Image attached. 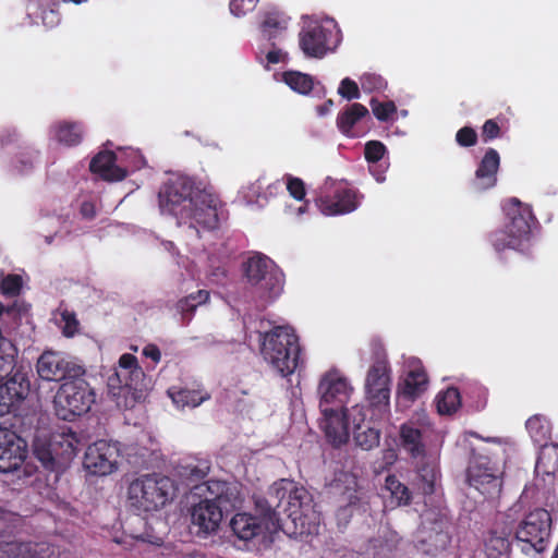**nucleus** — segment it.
Wrapping results in <instances>:
<instances>
[{
	"mask_svg": "<svg viewBox=\"0 0 558 558\" xmlns=\"http://www.w3.org/2000/svg\"><path fill=\"white\" fill-rule=\"evenodd\" d=\"M158 197L161 209L180 220H191L207 230L217 229L219 226L220 199L206 189L196 186L189 177L169 178L161 186Z\"/></svg>",
	"mask_w": 558,
	"mask_h": 558,
	"instance_id": "nucleus-1",
	"label": "nucleus"
},
{
	"mask_svg": "<svg viewBox=\"0 0 558 558\" xmlns=\"http://www.w3.org/2000/svg\"><path fill=\"white\" fill-rule=\"evenodd\" d=\"M270 496L278 499L276 506L267 501L266 514H274L276 508L284 513L293 523L294 531L300 535H315L319 532L322 514L316 509L312 495L293 482L281 480L270 487Z\"/></svg>",
	"mask_w": 558,
	"mask_h": 558,
	"instance_id": "nucleus-2",
	"label": "nucleus"
},
{
	"mask_svg": "<svg viewBox=\"0 0 558 558\" xmlns=\"http://www.w3.org/2000/svg\"><path fill=\"white\" fill-rule=\"evenodd\" d=\"M207 495L191 509L192 530L199 537L217 532L228 512L240 504V490L235 484L210 480L204 483Z\"/></svg>",
	"mask_w": 558,
	"mask_h": 558,
	"instance_id": "nucleus-3",
	"label": "nucleus"
},
{
	"mask_svg": "<svg viewBox=\"0 0 558 558\" xmlns=\"http://www.w3.org/2000/svg\"><path fill=\"white\" fill-rule=\"evenodd\" d=\"M172 478L160 473L142 474L130 482L126 490L129 508L137 514L158 511L174 496Z\"/></svg>",
	"mask_w": 558,
	"mask_h": 558,
	"instance_id": "nucleus-4",
	"label": "nucleus"
},
{
	"mask_svg": "<svg viewBox=\"0 0 558 558\" xmlns=\"http://www.w3.org/2000/svg\"><path fill=\"white\" fill-rule=\"evenodd\" d=\"M260 353L281 376L287 377L299 367L301 347L293 328L277 326L263 333Z\"/></svg>",
	"mask_w": 558,
	"mask_h": 558,
	"instance_id": "nucleus-5",
	"label": "nucleus"
},
{
	"mask_svg": "<svg viewBox=\"0 0 558 558\" xmlns=\"http://www.w3.org/2000/svg\"><path fill=\"white\" fill-rule=\"evenodd\" d=\"M506 223L502 230H497L488 235V240L495 251L502 252L507 248L519 250L527 242L532 234V228L537 222L531 206L512 197L504 205Z\"/></svg>",
	"mask_w": 558,
	"mask_h": 558,
	"instance_id": "nucleus-6",
	"label": "nucleus"
},
{
	"mask_svg": "<svg viewBox=\"0 0 558 558\" xmlns=\"http://www.w3.org/2000/svg\"><path fill=\"white\" fill-rule=\"evenodd\" d=\"M108 390L117 399L124 398V407H133L143 397L146 390V375L140 366L137 357L131 353H124L118 361L114 372L108 377Z\"/></svg>",
	"mask_w": 558,
	"mask_h": 558,
	"instance_id": "nucleus-7",
	"label": "nucleus"
},
{
	"mask_svg": "<svg viewBox=\"0 0 558 558\" xmlns=\"http://www.w3.org/2000/svg\"><path fill=\"white\" fill-rule=\"evenodd\" d=\"M95 400L94 389L82 375L71 377L57 390L53 399L56 415L63 421H73L87 413Z\"/></svg>",
	"mask_w": 558,
	"mask_h": 558,
	"instance_id": "nucleus-8",
	"label": "nucleus"
},
{
	"mask_svg": "<svg viewBox=\"0 0 558 558\" xmlns=\"http://www.w3.org/2000/svg\"><path fill=\"white\" fill-rule=\"evenodd\" d=\"M77 437L74 433L54 434L49 440H35L34 457L48 472L63 473L77 452Z\"/></svg>",
	"mask_w": 558,
	"mask_h": 558,
	"instance_id": "nucleus-9",
	"label": "nucleus"
},
{
	"mask_svg": "<svg viewBox=\"0 0 558 558\" xmlns=\"http://www.w3.org/2000/svg\"><path fill=\"white\" fill-rule=\"evenodd\" d=\"M247 282L262 299L272 300L283 290L284 275L266 255L256 254L243 264Z\"/></svg>",
	"mask_w": 558,
	"mask_h": 558,
	"instance_id": "nucleus-10",
	"label": "nucleus"
},
{
	"mask_svg": "<svg viewBox=\"0 0 558 558\" xmlns=\"http://www.w3.org/2000/svg\"><path fill=\"white\" fill-rule=\"evenodd\" d=\"M551 522L550 513L544 508H536L529 512L514 533L517 541L527 546L522 549L544 551L550 536Z\"/></svg>",
	"mask_w": 558,
	"mask_h": 558,
	"instance_id": "nucleus-11",
	"label": "nucleus"
},
{
	"mask_svg": "<svg viewBox=\"0 0 558 558\" xmlns=\"http://www.w3.org/2000/svg\"><path fill=\"white\" fill-rule=\"evenodd\" d=\"M4 512L0 508V558H57L58 548L47 542H15L4 532Z\"/></svg>",
	"mask_w": 558,
	"mask_h": 558,
	"instance_id": "nucleus-12",
	"label": "nucleus"
},
{
	"mask_svg": "<svg viewBox=\"0 0 558 558\" xmlns=\"http://www.w3.org/2000/svg\"><path fill=\"white\" fill-rule=\"evenodd\" d=\"M336 35V25L331 22H313L300 32L299 45L306 57L320 59L331 49Z\"/></svg>",
	"mask_w": 558,
	"mask_h": 558,
	"instance_id": "nucleus-13",
	"label": "nucleus"
},
{
	"mask_svg": "<svg viewBox=\"0 0 558 558\" xmlns=\"http://www.w3.org/2000/svg\"><path fill=\"white\" fill-rule=\"evenodd\" d=\"M36 371L38 376L46 381L68 380L84 374V369L68 361L62 353L44 351L37 360Z\"/></svg>",
	"mask_w": 558,
	"mask_h": 558,
	"instance_id": "nucleus-14",
	"label": "nucleus"
},
{
	"mask_svg": "<svg viewBox=\"0 0 558 558\" xmlns=\"http://www.w3.org/2000/svg\"><path fill=\"white\" fill-rule=\"evenodd\" d=\"M389 364L384 355H378L367 372L365 390L371 404L374 407L389 403Z\"/></svg>",
	"mask_w": 558,
	"mask_h": 558,
	"instance_id": "nucleus-15",
	"label": "nucleus"
},
{
	"mask_svg": "<svg viewBox=\"0 0 558 558\" xmlns=\"http://www.w3.org/2000/svg\"><path fill=\"white\" fill-rule=\"evenodd\" d=\"M352 387L348 379L337 371L326 373L319 380L318 393L320 395L319 408H335L344 410L349 401Z\"/></svg>",
	"mask_w": 558,
	"mask_h": 558,
	"instance_id": "nucleus-16",
	"label": "nucleus"
},
{
	"mask_svg": "<svg viewBox=\"0 0 558 558\" xmlns=\"http://www.w3.org/2000/svg\"><path fill=\"white\" fill-rule=\"evenodd\" d=\"M119 450L107 440L100 439L89 445L84 456V468L94 475H108L118 468Z\"/></svg>",
	"mask_w": 558,
	"mask_h": 558,
	"instance_id": "nucleus-17",
	"label": "nucleus"
},
{
	"mask_svg": "<svg viewBox=\"0 0 558 558\" xmlns=\"http://www.w3.org/2000/svg\"><path fill=\"white\" fill-rule=\"evenodd\" d=\"M15 352L16 349L14 348V353ZM13 365H15V362ZM13 368L14 366L3 374V376H0V416L15 410L16 405L23 401L29 392L31 385L25 374L16 371L8 377Z\"/></svg>",
	"mask_w": 558,
	"mask_h": 558,
	"instance_id": "nucleus-18",
	"label": "nucleus"
},
{
	"mask_svg": "<svg viewBox=\"0 0 558 558\" xmlns=\"http://www.w3.org/2000/svg\"><path fill=\"white\" fill-rule=\"evenodd\" d=\"M450 541L448 522L440 518L423 524L417 533L415 546L425 555L436 556L448 547Z\"/></svg>",
	"mask_w": 558,
	"mask_h": 558,
	"instance_id": "nucleus-19",
	"label": "nucleus"
},
{
	"mask_svg": "<svg viewBox=\"0 0 558 558\" xmlns=\"http://www.w3.org/2000/svg\"><path fill=\"white\" fill-rule=\"evenodd\" d=\"M27 444L16 433L0 428V473L17 470L27 457Z\"/></svg>",
	"mask_w": 558,
	"mask_h": 558,
	"instance_id": "nucleus-20",
	"label": "nucleus"
},
{
	"mask_svg": "<svg viewBox=\"0 0 558 558\" xmlns=\"http://www.w3.org/2000/svg\"><path fill=\"white\" fill-rule=\"evenodd\" d=\"M316 202L320 211L327 216L349 214L360 204L356 191L344 186H337L332 196L320 195Z\"/></svg>",
	"mask_w": 558,
	"mask_h": 558,
	"instance_id": "nucleus-21",
	"label": "nucleus"
},
{
	"mask_svg": "<svg viewBox=\"0 0 558 558\" xmlns=\"http://www.w3.org/2000/svg\"><path fill=\"white\" fill-rule=\"evenodd\" d=\"M324 420L320 424L326 439L333 447H340L349 440V427L344 410L335 408H323Z\"/></svg>",
	"mask_w": 558,
	"mask_h": 558,
	"instance_id": "nucleus-22",
	"label": "nucleus"
},
{
	"mask_svg": "<svg viewBox=\"0 0 558 558\" xmlns=\"http://www.w3.org/2000/svg\"><path fill=\"white\" fill-rule=\"evenodd\" d=\"M513 527L496 521L484 537V551L487 558H501L510 551Z\"/></svg>",
	"mask_w": 558,
	"mask_h": 558,
	"instance_id": "nucleus-23",
	"label": "nucleus"
},
{
	"mask_svg": "<svg viewBox=\"0 0 558 558\" xmlns=\"http://www.w3.org/2000/svg\"><path fill=\"white\" fill-rule=\"evenodd\" d=\"M500 166V156L495 148H488L481 159L476 170L473 186L476 191H486L497 183V172Z\"/></svg>",
	"mask_w": 558,
	"mask_h": 558,
	"instance_id": "nucleus-24",
	"label": "nucleus"
},
{
	"mask_svg": "<svg viewBox=\"0 0 558 558\" xmlns=\"http://www.w3.org/2000/svg\"><path fill=\"white\" fill-rule=\"evenodd\" d=\"M468 482L470 486L478 490L485 498H495L501 493V478L487 468L481 465L469 468Z\"/></svg>",
	"mask_w": 558,
	"mask_h": 558,
	"instance_id": "nucleus-25",
	"label": "nucleus"
},
{
	"mask_svg": "<svg viewBox=\"0 0 558 558\" xmlns=\"http://www.w3.org/2000/svg\"><path fill=\"white\" fill-rule=\"evenodd\" d=\"M117 156L111 150L98 153L89 163L90 172L98 174L109 182L122 181L128 175V170L116 165Z\"/></svg>",
	"mask_w": 558,
	"mask_h": 558,
	"instance_id": "nucleus-26",
	"label": "nucleus"
},
{
	"mask_svg": "<svg viewBox=\"0 0 558 558\" xmlns=\"http://www.w3.org/2000/svg\"><path fill=\"white\" fill-rule=\"evenodd\" d=\"M401 448L412 459H424L426 456V444L423 432L414 422H405L399 428Z\"/></svg>",
	"mask_w": 558,
	"mask_h": 558,
	"instance_id": "nucleus-27",
	"label": "nucleus"
},
{
	"mask_svg": "<svg viewBox=\"0 0 558 558\" xmlns=\"http://www.w3.org/2000/svg\"><path fill=\"white\" fill-rule=\"evenodd\" d=\"M428 387V376L423 366L412 367L399 385L398 393L408 401L421 397Z\"/></svg>",
	"mask_w": 558,
	"mask_h": 558,
	"instance_id": "nucleus-28",
	"label": "nucleus"
},
{
	"mask_svg": "<svg viewBox=\"0 0 558 558\" xmlns=\"http://www.w3.org/2000/svg\"><path fill=\"white\" fill-rule=\"evenodd\" d=\"M368 114V109L360 102L348 105L337 116V128L343 135L353 137V128Z\"/></svg>",
	"mask_w": 558,
	"mask_h": 558,
	"instance_id": "nucleus-29",
	"label": "nucleus"
},
{
	"mask_svg": "<svg viewBox=\"0 0 558 558\" xmlns=\"http://www.w3.org/2000/svg\"><path fill=\"white\" fill-rule=\"evenodd\" d=\"M52 133L58 143L73 147L82 143L84 128L80 122L59 121L52 125Z\"/></svg>",
	"mask_w": 558,
	"mask_h": 558,
	"instance_id": "nucleus-30",
	"label": "nucleus"
},
{
	"mask_svg": "<svg viewBox=\"0 0 558 558\" xmlns=\"http://www.w3.org/2000/svg\"><path fill=\"white\" fill-rule=\"evenodd\" d=\"M289 21L290 17L282 12H267L260 24L263 37L271 41V46H275V41L287 31Z\"/></svg>",
	"mask_w": 558,
	"mask_h": 558,
	"instance_id": "nucleus-31",
	"label": "nucleus"
},
{
	"mask_svg": "<svg viewBox=\"0 0 558 558\" xmlns=\"http://www.w3.org/2000/svg\"><path fill=\"white\" fill-rule=\"evenodd\" d=\"M230 527L234 535L242 541L252 539L260 532L257 518L245 512L236 513L230 521Z\"/></svg>",
	"mask_w": 558,
	"mask_h": 558,
	"instance_id": "nucleus-32",
	"label": "nucleus"
},
{
	"mask_svg": "<svg viewBox=\"0 0 558 558\" xmlns=\"http://www.w3.org/2000/svg\"><path fill=\"white\" fill-rule=\"evenodd\" d=\"M436 480L437 472L435 465L422 463L417 466L412 484L417 493L428 496L435 493Z\"/></svg>",
	"mask_w": 558,
	"mask_h": 558,
	"instance_id": "nucleus-33",
	"label": "nucleus"
},
{
	"mask_svg": "<svg viewBox=\"0 0 558 558\" xmlns=\"http://www.w3.org/2000/svg\"><path fill=\"white\" fill-rule=\"evenodd\" d=\"M169 397L178 408L184 409L185 407L196 408L202 402L207 400L209 396L203 393L201 390L189 389V388H175L172 387L168 390Z\"/></svg>",
	"mask_w": 558,
	"mask_h": 558,
	"instance_id": "nucleus-34",
	"label": "nucleus"
},
{
	"mask_svg": "<svg viewBox=\"0 0 558 558\" xmlns=\"http://www.w3.org/2000/svg\"><path fill=\"white\" fill-rule=\"evenodd\" d=\"M461 395L458 388L449 387L436 397V407L439 414L450 415L460 408Z\"/></svg>",
	"mask_w": 558,
	"mask_h": 558,
	"instance_id": "nucleus-35",
	"label": "nucleus"
},
{
	"mask_svg": "<svg viewBox=\"0 0 558 558\" xmlns=\"http://www.w3.org/2000/svg\"><path fill=\"white\" fill-rule=\"evenodd\" d=\"M541 450L536 461V469H543L544 472L550 473L558 469V444L547 441L538 444Z\"/></svg>",
	"mask_w": 558,
	"mask_h": 558,
	"instance_id": "nucleus-36",
	"label": "nucleus"
},
{
	"mask_svg": "<svg viewBox=\"0 0 558 558\" xmlns=\"http://www.w3.org/2000/svg\"><path fill=\"white\" fill-rule=\"evenodd\" d=\"M525 427L536 444H543L550 438V427L547 420L542 415H533L531 416L526 423Z\"/></svg>",
	"mask_w": 558,
	"mask_h": 558,
	"instance_id": "nucleus-37",
	"label": "nucleus"
},
{
	"mask_svg": "<svg viewBox=\"0 0 558 558\" xmlns=\"http://www.w3.org/2000/svg\"><path fill=\"white\" fill-rule=\"evenodd\" d=\"M283 82L291 89L303 95L311 93L314 86V81L311 75L298 71L284 72Z\"/></svg>",
	"mask_w": 558,
	"mask_h": 558,
	"instance_id": "nucleus-38",
	"label": "nucleus"
},
{
	"mask_svg": "<svg viewBox=\"0 0 558 558\" xmlns=\"http://www.w3.org/2000/svg\"><path fill=\"white\" fill-rule=\"evenodd\" d=\"M385 487L390 492L391 497L396 500L398 506H408L411 504L412 493L396 475H388L386 477Z\"/></svg>",
	"mask_w": 558,
	"mask_h": 558,
	"instance_id": "nucleus-39",
	"label": "nucleus"
},
{
	"mask_svg": "<svg viewBox=\"0 0 558 558\" xmlns=\"http://www.w3.org/2000/svg\"><path fill=\"white\" fill-rule=\"evenodd\" d=\"M353 439L357 447L363 450H372L379 445L380 432L371 426H363L362 429L353 430Z\"/></svg>",
	"mask_w": 558,
	"mask_h": 558,
	"instance_id": "nucleus-40",
	"label": "nucleus"
},
{
	"mask_svg": "<svg viewBox=\"0 0 558 558\" xmlns=\"http://www.w3.org/2000/svg\"><path fill=\"white\" fill-rule=\"evenodd\" d=\"M209 298V291L198 290L179 300L177 307L182 314H193L196 307L208 302Z\"/></svg>",
	"mask_w": 558,
	"mask_h": 558,
	"instance_id": "nucleus-41",
	"label": "nucleus"
},
{
	"mask_svg": "<svg viewBox=\"0 0 558 558\" xmlns=\"http://www.w3.org/2000/svg\"><path fill=\"white\" fill-rule=\"evenodd\" d=\"M210 466L209 460H197L195 464H189L184 468L185 475L191 482L202 481L208 475Z\"/></svg>",
	"mask_w": 558,
	"mask_h": 558,
	"instance_id": "nucleus-42",
	"label": "nucleus"
},
{
	"mask_svg": "<svg viewBox=\"0 0 558 558\" xmlns=\"http://www.w3.org/2000/svg\"><path fill=\"white\" fill-rule=\"evenodd\" d=\"M369 105L374 116L379 121H387L397 110L395 102L390 100L380 102L376 98H372Z\"/></svg>",
	"mask_w": 558,
	"mask_h": 558,
	"instance_id": "nucleus-43",
	"label": "nucleus"
},
{
	"mask_svg": "<svg viewBox=\"0 0 558 558\" xmlns=\"http://www.w3.org/2000/svg\"><path fill=\"white\" fill-rule=\"evenodd\" d=\"M386 153V146L379 141H369L365 144L364 156L368 163L379 162Z\"/></svg>",
	"mask_w": 558,
	"mask_h": 558,
	"instance_id": "nucleus-44",
	"label": "nucleus"
},
{
	"mask_svg": "<svg viewBox=\"0 0 558 558\" xmlns=\"http://www.w3.org/2000/svg\"><path fill=\"white\" fill-rule=\"evenodd\" d=\"M22 289V278L19 275H8L0 282V292L5 296H16Z\"/></svg>",
	"mask_w": 558,
	"mask_h": 558,
	"instance_id": "nucleus-45",
	"label": "nucleus"
},
{
	"mask_svg": "<svg viewBox=\"0 0 558 558\" xmlns=\"http://www.w3.org/2000/svg\"><path fill=\"white\" fill-rule=\"evenodd\" d=\"M364 92H379L386 87V81L378 74L365 73L360 78Z\"/></svg>",
	"mask_w": 558,
	"mask_h": 558,
	"instance_id": "nucleus-46",
	"label": "nucleus"
},
{
	"mask_svg": "<svg viewBox=\"0 0 558 558\" xmlns=\"http://www.w3.org/2000/svg\"><path fill=\"white\" fill-rule=\"evenodd\" d=\"M338 94L347 100H354L361 97L359 85L350 77H344L338 87Z\"/></svg>",
	"mask_w": 558,
	"mask_h": 558,
	"instance_id": "nucleus-47",
	"label": "nucleus"
},
{
	"mask_svg": "<svg viewBox=\"0 0 558 558\" xmlns=\"http://www.w3.org/2000/svg\"><path fill=\"white\" fill-rule=\"evenodd\" d=\"M456 142L461 147H472L477 143V133L471 126H463L456 133Z\"/></svg>",
	"mask_w": 558,
	"mask_h": 558,
	"instance_id": "nucleus-48",
	"label": "nucleus"
},
{
	"mask_svg": "<svg viewBox=\"0 0 558 558\" xmlns=\"http://www.w3.org/2000/svg\"><path fill=\"white\" fill-rule=\"evenodd\" d=\"M258 3V0H230V12L234 16H244L252 12Z\"/></svg>",
	"mask_w": 558,
	"mask_h": 558,
	"instance_id": "nucleus-49",
	"label": "nucleus"
},
{
	"mask_svg": "<svg viewBox=\"0 0 558 558\" xmlns=\"http://www.w3.org/2000/svg\"><path fill=\"white\" fill-rule=\"evenodd\" d=\"M344 412H345L347 424L349 425V423L351 422L353 425V430L362 429V427L365 426L364 422H365L366 415H365L363 407L354 405V407H352V409L349 413L345 408Z\"/></svg>",
	"mask_w": 558,
	"mask_h": 558,
	"instance_id": "nucleus-50",
	"label": "nucleus"
},
{
	"mask_svg": "<svg viewBox=\"0 0 558 558\" xmlns=\"http://www.w3.org/2000/svg\"><path fill=\"white\" fill-rule=\"evenodd\" d=\"M287 190L296 201H302L306 194L304 182L301 179L294 177L288 178Z\"/></svg>",
	"mask_w": 558,
	"mask_h": 558,
	"instance_id": "nucleus-51",
	"label": "nucleus"
},
{
	"mask_svg": "<svg viewBox=\"0 0 558 558\" xmlns=\"http://www.w3.org/2000/svg\"><path fill=\"white\" fill-rule=\"evenodd\" d=\"M61 319L64 322L63 333L66 337H72L78 330V320L75 313L63 311L61 313Z\"/></svg>",
	"mask_w": 558,
	"mask_h": 558,
	"instance_id": "nucleus-52",
	"label": "nucleus"
},
{
	"mask_svg": "<svg viewBox=\"0 0 558 558\" xmlns=\"http://www.w3.org/2000/svg\"><path fill=\"white\" fill-rule=\"evenodd\" d=\"M500 136V126L498 123L489 119L485 121L484 125L482 126V138L485 143L490 142L497 137Z\"/></svg>",
	"mask_w": 558,
	"mask_h": 558,
	"instance_id": "nucleus-53",
	"label": "nucleus"
},
{
	"mask_svg": "<svg viewBox=\"0 0 558 558\" xmlns=\"http://www.w3.org/2000/svg\"><path fill=\"white\" fill-rule=\"evenodd\" d=\"M268 497L269 498L256 499V501H255L256 509L259 511V514L263 515L264 518H267L269 520H274V519L279 520L278 517L280 515V508H276V512H274V514H269V515L266 514V511L268 508L267 501L274 502L275 506L278 502V499H274L270 496V490L268 492Z\"/></svg>",
	"mask_w": 558,
	"mask_h": 558,
	"instance_id": "nucleus-54",
	"label": "nucleus"
},
{
	"mask_svg": "<svg viewBox=\"0 0 558 558\" xmlns=\"http://www.w3.org/2000/svg\"><path fill=\"white\" fill-rule=\"evenodd\" d=\"M208 278L211 282L223 286L228 278V270L225 266H211Z\"/></svg>",
	"mask_w": 558,
	"mask_h": 558,
	"instance_id": "nucleus-55",
	"label": "nucleus"
},
{
	"mask_svg": "<svg viewBox=\"0 0 558 558\" xmlns=\"http://www.w3.org/2000/svg\"><path fill=\"white\" fill-rule=\"evenodd\" d=\"M142 354L150 359L154 364H158L161 360V352L157 344L155 343H148L143 348Z\"/></svg>",
	"mask_w": 558,
	"mask_h": 558,
	"instance_id": "nucleus-56",
	"label": "nucleus"
},
{
	"mask_svg": "<svg viewBox=\"0 0 558 558\" xmlns=\"http://www.w3.org/2000/svg\"><path fill=\"white\" fill-rule=\"evenodd\" d=\"M388 166H384L383 163L376 162V163H369V172L375 178V180L379 183L384 182L386 180V171Z\"/></svg>",
	"mask_w": 558,
	"mask_h": 558,
	"instance_id": "nucleus-57",
	"label": "nucleus"
},
{
	"mask_svg": "<svg viewBox=\"0 0 558 558\" xmlns=\"http://www.w3.org/2000/svg\"><path fill=\"white\" fill-rule=\"evenodd\" d=\"M272 47L274 48L269 50L266 54L268 63L277 64L279 62L284 61L287 58V53L283 52L281 49L276 48V45Z\"/></svg>",
	"mask_w": 558,
	"mask_h": 558,
	"instance_id": "nucleus-58",
	"label": "nucleus"
},
{
	"mask_svg": "<svg viewBox=\"0 0 558 558\" xmlns=\"http://www.w3.org/2000/svg\"><path fill=\"white\" fill-rule=\"evenodd\" d=\"M41 19L45 25L52 26L59 22V13L54 10L43 11Z\"/></svg>",
	"mask_w": 558,
	"mask_h": 558,
	"instance_id": "nucleus-59",
	"label": "nucleus"
},
{
	"mask_svg": "<svg viewBox=\"0 0 558 558\" xmlns=\"http://www.w3.org/2000/svg\"><path fill=\"white\" fill-rule=\"evenodd\" d=\"M81 214L85 218H93L95 216L94 205L88 202H84L81 206Z\"/></svg>",
	"mask_w": 558,
	"mask_h": 558,
	"instance_id": "nucleus-60",
	"label": "nucleus"
},
{
	"mask_svg": "<svg viewBox=\"0 0 558 558\" xmlns=\"http://www.w3.org/2000/svg\"><path fill=\"white\" fill-rule=\"evenodd\" d=\"M21 162V167H20V171H27L28 169H32L33 167V160L32 159H27V160H20Z\"/></svg>",
	"mask_w": 558,
	"mask_h": 558,
	"instance_id": "nucleus-61",
	"label": "nucleus"
},
{
	"mask_svg": "<svg viewBox=\"0 0 558 558\" xmlns=\"http://www.w3.org/2000/svg\"><path fill=\"white\" fill-rule=\"evenodd\" d=\"M181 558H205L202 554H199L198 551H191V553H186V554H183L181 556Z\"/></svg>",
	"mask_w": 558,
	"mask_h": 558,
	"instance_id": "nucleus-62",
	"label": "nucleus"
},
{
	"mask_svg": "<svg viewBox=\"0 0 558 558\" xmlns=\"http://www.w3.org/2000/svg\"><path fill=\"white\" fill-rule=\"evenodd\" d=\"M136 538H138L141 541H146V538L143 535L137 536ZM147 542H149L150 544L160 545L161 544V538L155 537L154 539H147Z\"/></svg>",
	"mask_w": 558,
	"mask_h": 558,
	"instance_id": "nucleus-63",
	"label": "nucleus"
},
{
	"mask_svg": "<svg viewBox=\"0 0 558 558\" xmlns=\"http://www.w3.org/2000/svg\"><path fill=\"white\" fill-rule=\"evenodd\" d=\"M327 105H328V106H331V105H332V100H328V101H327Z\"/></svg>",
	"mask_w": 558,
	"mask_h": 558,
	"instance_id": "nucleus-64",
	"label": "nucleus"
}]
</instances>
